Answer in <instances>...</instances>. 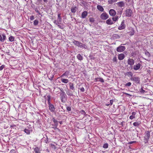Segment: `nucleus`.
<instances>
[{
    "label": "nucleus",
    "mask_w": 153,
    "mask_h": 153,
    "mask_svg": "<svg viewBox=\"0 0 153 153\" xmlns=\"http://www.w3.org/2000/svg\"><path fill=\"white\" fill-rule=\"evenodd\" d=\"M48 103L49 105V108L50 110L52 112H53L55 110V108L53 105L50 103V100L51 99V97L50 95H48Z\"/></svg>",
    "instance_id": "1"
},
{
    "label": "nucleus",
    "mask_w": 153,
    "mask_h": 153,
    "mask_svg": "<svg viewBox=\"0 0 153 153\" xmlns=\"http://www.w3.org/2000/svg\"><path fill=\"white\" fill-rule=\"evenodd\" d=\"M62 93L60 94L61 100L62 102H65L67 100V97L65 92L63 91H61Z\"/></svg>",
    "instance_id": "2"
},
{
    "label": "nucleus",
    "mask_w": 153,
    "mask_h": 153,
    "mask_svg": "<svg viewBox=\"0 0 153 153\" xmlns=\"http://www.w3.org/2000/svg\"><path fill=\"white\" fill-rule=\"evenodd\" d=\"M73 42L75 45L78 46V47L84 48L85 49L87 48V47L85 45L80 42L78 41L74 40Z\"/></svg>",
    "instance_id": "3"
},
{
    "label": "nucleus",
    "mask_w": 153,
    "mask_h": 153,
    "mask_svg": "<svg viewBox=\"0 0 153 153\" xmlns=\"http://www.w3.org/2000/svg\"><path fill=\"white\" fill-rule=\"evenodd\" d=\"M125 13L126 16L128 17L131 16L132 13V11L130 9H127L125 11Z\"/></svg>",
    "instance_id": "4"
},
{
    "label": "nucleus",
    "mask_w": 153,
    "mask_h": 153,
    "mask_svg": "<svg viewBox=\"0 0 153 153\" xmlns=\"http://www.w3.org/2000/svg\"><path fill=\"white\" fill-rule=\"evenodd\" d=\"M100 18L103 20H106L108 18V16L106 13H103L101 15Z\"/></svg>",
    "instance_id": "5"
},
{
    "label": "nucleus",
    "mask_w": 153,
    "mask_h": 153,
    "mask_svg": "<svg viewBox=\"0 0 153 153\" xmlns=\"http://www.w3.org/2000/svg\"><path fill=\"white\" fill-rule=\"evenodd\" d=\"M131 80L132 81H134L138 83H139L140 81V78L138 77L137 76L131 77Z\"/></svg>",
    "instance_id": "6"
},
{
    "label": "nucleus",
    "mask_w": 153,
    "mask_h": 153,
    "mask_svg": "<svg viewBox=\"0 0 153 153\" xmlns=\"http://www.w3.org/2000/svg\"><path fill=\"white\" fill-rule=\"evenodd\" d=\"M125 49V46H121L117 48V51L118 52H122L124 51Z\"/></svg>",
    "instance_id": "7"
},
{
    "label": "nucleus",
    "mask_w": 153,
    "mask_h": 153,
    "mask_svg": "<svg viewBox=\"0 0 153 153\" xmlns=\"http://www.w3.org/2000/svg\"><path fill=\"white\" fill-rule=\"evenodd\" d=\"M127 62L128 65L132 66L134 64V62L133 59H128Z\"/></svg>",
    "instance_id": "8"
},
{
    "label": "nucleus",
    "mask_w": 153,
    "mask_h": 153,
    "mask_svg": "<svg viewBox=\"0 0 153 153\" xmlns=\"http://www.w3.org/2000/svg\"><path fill=\"white\" fill-rule=\"evenodd\" d=\"M141 65L140 63H138L133 66V69L135 70H137L139 69L141 67Z\"/></svg>",
    "instance_id": "9"
},
{
    "label": "nucleus",
    "mask_w": 153,
    "mask_h": 153,
    "mask_svg": "<svg viewBox=\"0 0 153 153\" xmlns=\"http://www.w3.org/2000/svg\"><path fill=\"white\" fill-rule=\"evenodd\" d=\"M109 14L113 16H114L116 14L115 10L113 9H111L109 11Z\"/></svg>",
    "instance_id": "10"
},
{
    "label": "nucleus",
    "mask_w": 153,
    "mask_h": 153,
    "mask_svg": "<svg viewBox=\"0 0 153 153\" xmlns=\"http://www.w3.org/2000/svg\"><path fill=\"white\" fill-rule=\"evenodd\" d=\"M117 5L121 7H124L125 6V3L123 1H120L116 3Z\"/></svg>",
    "instance_id": "11"
},
{
    "label": "nucleus",
    "mask_w": 153,
    "mask_h": 153,
    "mask_svg": "<svg viewBox=\"0 0 153 153\" xmlns=\"http://www.w3.org/2000/svg\"><path fill=\"white\" fill-rule=\"evenodd\" d=\"M125 26L124 24V21H123L122 22L120 26L118 27V29L120 30H122L124 29L125 28Z\"/></svg>",
    "instance_id": "12"
},
{
    "label": "nucleus",
    "mask_w": 153,
    "mask_h": 153,
    "mask_svg": "<svg viewBox=\"0 0 153 153\" xmlns=\"http://www.w3.org/2000/svg\"><path fill=\"white\" fill-rule=\"evenodd\" d=\"M88 12L86 11H84L82 13L81 17L82 18H85L87 16Z\"/></svg>",
    "instance_id": "13"
},
{
    "label": "nucleus",
    "mask_w": 153,
    "mask_h": 153,
    "mask_svg": "<svg viewBox=\"0 0 153 153\" xmlns=\"http://www.w3.org/2000/svg\"><path fill=\"white\" fill-rule=\"evenodd\" d=\"M125 56L124 54L121 53L118 55V58L119 60H123Z\"/></svg>",
    "instance_id": "14"
},
{
    "label": "nucleus",
    "mask_w": 153,
    "mask_h": 153,
    "mask_svg": "<svg viewBox=\"0 0 153 153\" xmlns=\"http://www.w3.org/2000/svg\"><path fill=\"white\" fill-rule=\"evenodd\" d=\"M95 81L96 82L99 81L101 82H104V80L102 78H95Z\"/></svg>",
    "instance_id": "15"
},
{
    "label": "nucleus",
    "mask_w": 153,
    "mask_h": 153,
    "mask_svg": "<svg viewBox=\"0 0 153 153\" xmlns=\"http://www.w3.org/2000/svg\"><path fill=\"white\" fill-rule=\"evenodd\" d=\"M97 8L100 11L103 12L104 11V9L101 5H97Z\"/></svg>",
    "instance_id": "16"
},
{
    "label": "nucleus",
    "mask_w": 153,
    "mask_h": 153,
    "mask_svg": "<svg viewBox=\"0 0 153 153\" xmlns=\"http://www.w3.org/2000/svg\"><path fill=\"white\" fill-rule=\"evenodd\" d=\"M112 37L114 39H116L120 38V36L117 34H114L113 35Z\"/></svg>",
    "instance_id": "17"
},
{
    "label": "nucleus",
    "mask_w": 153,
    "mask_h": 153,
    "mask_svg": "<svg viewBox=\"0 0 153 153\" xmlns=\"http://www.w3.org/2000/svg\"><path fill=\"white\" fill-rule=\"evenodd\" d=\"M136 112H133L132 113V115L130 116L129 118L130 119L132 120L135 118V115L136 114Z\"/></svg>",
    "instance_id": "18"
},
{
    "label": "nucleus",
    "mask_w": 153,
    "mask_h": 153,
    "mask_svg": "<svg viewBox=\"0 0 153 153\" xmlns=\"http://www.w3.org/2000/svg\"><path fill=\"white\" fill-rule=\"evenodd\" d=\"M150 136V132L148 131L146 132L145 137L147 139H149Z\"/></svg>",
    "instance_id": "19"
},
{
    "label": "nucleus",
    "mask_w": 153,
    "mask_h": 153,
    "mask_svg": "<svg viewBox=\"0 0 153 153\" xmlns=\"http://www.w3.org/2000/svg\"><path fill=\"white\" fill-rule=\"evenodd\" d=\"M106 23L108 25H111L113 24L111 19H109L106 21Z\"/></svg>",
    "instance_id": "20"
},
{
    "label": "nucleus",
    "mask_w": 153,
    "mask_h": 153,
    "mask_svg": "<svg viewBox=\"0 0 153 153\" xmlns=\"http://www.w3.org/2000/svg\"><path fill=\"white\" fill-rule=\"evenodd\" d=\"M34 151L35 152V153H40V149L37 147H36V148H34Z\"/></svg>",
    "instance_id": "21"
},
{
    "label": "nucleus",
    "mask_w": 153,
    "mask_h": 153,
    "mask_svg": "<svg viewBox=\"0 0 153 153\" xmlns=\"http://www.w3.org/2000/svg\"><path fill=\"white\" fill-rule=\"evenodd\" d=\"M77 9L76 7H72L71 9V11L72 13H75L76 10Z\"/></svg>",
    "instance_id": "22"
},
{
    "label": "nucleus",
    "mask_w": 153,
    "mask_h": 153,
    "mask_svg": "<svg viewBox=\"0 0 153 153\" xmlns=\"http://www.w3.org/2000/svg\"><path fill=\"white\" fill-rule=\"evenodd\" d=\"M140 123L141 122L139 121L134 122L133 123V125L134 126H135L138 127L140 124Z\"/></svg>",
    "instance_id": "23"
},
{
    "label": "nucleus",
    "mask_w": 153,
    "mask_h": 153,
    "mask_svg": "<svg viewBox=\"0 0 153 153\" xmlns=\"http://www.w3.org/2000/svg\"><path fill=\"white\" fill-rule=\"evenodd\" d=\"M60 14H58V18L57 19V21H59V22H62V18L60 16Z\"/></svg>",
    "instance_id": "24"
},
{
    "label": "nucleus",
    "mask_w": 153,
    "mask_h": 153,
    "mask_svg": "<svg viewBox=\"0 0 153 153\" xmlns=\"http://www.w3.org/2000/svg\"><path fill=\"white\" fill-rule=\"evenodd\" d=\"M61 81L62 82L65 83H67L68 82V79H62Z\"/></svg>",
    "instance_id": "25"
},
{
    "label": "nucleus",
    "mask_w": 153,
    "mask_h": 153,
    "mask_svg": "<svg viewBox=\"0 0 153 153\" xmlns=\"http://www.w3.org/2000/svg\"><path fill=\"white\" fill-rule=\"evenodd\" d=\"M77 58L80 60H82V56L80 55V54H78L77 56Z\"/></svg>",
    "instance_id": "26"
},
{
    "label": "nucleus",
    "mask_w": 153,
    "mask_h": 153,
    "mask_svg": "<svg viewBox=\"0 0 153 153\" xmlns=\"http://www.w3.org/2000/svg\"><path fill=\"white\" fill-rule=\"evenodd\" d=\"M69 85L70 89L74 90V84L73 83H69Z\"/></svg>",
    "instance_id": "27"
},
{
    "label": "nucleus",
    "mask_w": 153,
    "mask_h": 153,
    "mask_svg": "<svg viewBox=\"0 0 153 153\" xmlns=\"http://www.w3.org/2000/svg\"><path fill=\"white\" fill-rule=\"evenodd\" d=\"M118 0H109L108 1V3L110 4H112L114 2H116Z\"/></svg>",
    "instance_id": "28"
},
{
    "label": "nucleus",
    "mask_w": 153,
    "mask_h": 153,
    "mask_svg": "<svg viewBox=\"0 0 153 153\" xmlns=\"http://www.w3.org/2000/svg\"><path fill=\"white\" fill-rule=\"evenodd\" d=\"M145 53L146 56L149 57L150 56V54L146 50L145 52Z\"/></svg>",
    "instance_id": "29"
},
{
    "label": "nucleus",
    "mask_w": 153,
    "mask_h": 153,
    "mask_svg": "<svg viewBox=\"0 0 153 153\" xmlns=\"http://www.w3.org/2000/svg\"><path fill=\"white\" fill-rule=\"evenodd\" d=\"M126 74L128 76H130L132 77L133 74L131 72H127L126 73Z\"/></svg>",
    "instance_id": "30"
},
{
    "label": "nucleus",
    "mask_w": 153,
    "mask_h": 153,
    "mask_svg": "<svg viewBox=\"0 0 153 153\" xmlns=\"http://www.w3.org/2000/svg\"><path fill=\"white\" fill-rule=\"evenodd\" d=\"M69 72L68 71H66L65 73H64L62 76H61L62 77L63 76H67L69 74Z\"/></svg>",
    "instance_id": "31"
},
{
    "label": "nucleus",
    "mask_w": 153,
    "mask_h": 153,
    "mask_svg": "<svg viewBox=\"0 0 153 153\" xmlns=\"http://www.w3.org/2000/svg\"><path fill=\"white\" fill-rule=\"evenodd\" d=\"M25 132L27 134H29L30 133V131L28 129L25 128L24 130Z\"/></svg>",
    "instance_id": "32"
},
{
    "label": "nucleus",
    "mask_w": 153,
    "mask_h": 153,
    "mask_svg": "<svg viewBox=\"0 0 153 153\" xmlns=\"http://www.w3.org/2000/svg\"><path fill=\"white\" fill-rule=\"evenodd\" d=\"M9 40L11 42H13L14 40V37L13 36H10L9 38Z\"/></svg>",
    "instance_id": "33"
},
{
    "label": "nucleus",
    "mask_w": 153,
    "mask_h": 153,
    "mask_svg": "<svg viewBox=\"0 0 153 153\" xmlns=\"http://www.w3.org/2000/svg\"><path fill=\"white\" fill-rule=\"evenodd\" d=\"M66 94L70 96H73V94L70 92V91H67Z\"/></svg>",
    "instance_id": "34"
},
{
    "label": "nucleus",
    "mask_w": 153,
    "mask_h": 153,
    "mask_svg": "<svg viewBox=\"0 0 153 153\" xmlns=\"http://www.w3.org/2000/svg\"><path fill=\"white\" fill-rule=\"evenodd\" d=\"M38 21L37 20H35L34 21V25H37L38 24Z\"/></svg>",
    "instance_id": "35"
},
{
    "label": "nucleus",
    "mask_w": 153,
    "mask_h": 153,
    "mask_svg": "<svg viewBox=\"0 0 153 153\" xmlns=\"http://www.w3.org/2000/svg\"><path fill=\"white\" fill-rule=\"evenodd\" d=\"M89 21L93 23L94 22V20L93 18H90L89 19Z\"/></svg>",
    "instance_id": "36"
},
{
    "label": "nucleus",
    "mask_w": 153,
    "mask_h": 153,
    "mask_svg": "<svg viewBox=\"0 0 153 153\" xmlns=\"http://www.w3.org/2000/svg\"><path fill=\"white\" fill-rule=\"evenodd\" d=\"M108 145L107 143H105L104 144L103 147L104 148H108Z\"/></svg>",
    "instance_id": "37"
},
{
    "label": "nucleus",
    "mask_w": 153,
    "mask_h": 153,
    "mask_svg": "<svg viewBox=\"0 0 153 153\" xmlns=\"http://www.w3.org/2000/svg\"><path fill=\"white\" fill-rule=\"evenodd\" d=\"M54 23L58 26L59 24H60L61 22H59L57 20H55L54 22Z\"/></svg>",
    "instance_id": "38"
},
{
    "label": "nucleus",
    "mask_w": 153,
    "mask_h": 153,
    "mask_svg": "<svg viewBox=\"0 0 153 153\" xmlns=\"http://www.w3.org/2000/svg\"><path fill=\"white\" fill-rule=\"evenodd\" d=\"M53 75H52V76H50V75L49 74L48 76V77L49 79L51 80H52L53 79Z\"/></svg>",
    "instance_id": "39"
},
{
    "label": "nucleus",
    "mask_w": 153,
    "mask_h": 153,
    "mask_svg": "<svg viewBox=\"0 0 153 153\" xmlns=\"http://www.w3.org/2000/svg\"><path fill=\"white\" fill-rule=\"evenodd\" d=\"M118 19V17H113L112 18V19L115 22Z\"/></svg>",
    "instance_id": "40"
},
{
    "label": "nucleus",
    "mask_w": 153,
    "mask_h": 153,
    "mask_svg": "<svg viewBox=\"0 0 153 153\" xmlns=\"http://www.w3.org/2000/svg\"><path fill=\"white\" fill-rule=\"evenodd\" d=\"M2 39H3V42L4 41V40L6 39V36L5 35V34H4L2 35Z\"/></svg>",
    "instance_id": "41"
},
{
    "label": "nucleus",
    "mask_w": 153,
    "mask_h": 153,
    "mask_svg": "<svg viewBox=\"0 0 153 153\" xmlns=\"http://www.w3.org/2000/svg\"><path fill=\"white\" fill-rule=\"evenodd\" d=\"M67 109L68 111H71V108L70 107L67 106Z\"/></svg>",
    "instance_id": "42"
},
{
    "label": "nucleus",
    "mask_w": 153,
    "mask_h": 153,
    "mask_svg": "<svg viewBox=\"0 0 153 153\" xmlns=\"http://www.w3.org/2000/svg\"><path fill=\"white\" fill-rule=\"evenodd\" d=\"M131 85V83L130 82H128L126 84V86H129Z\"/></svg>",
    "instance_id": "43"
},
{
    "label": "nucleus",
    "mask_w": 153,
    "mask_h": 153,
    "mask_svg": "<svg viewBox=\"0 0 153 153\" xmlns=\"http://www.w3.org/2000/svg\"><path fill=\"white\" fill-rule=\"evenodd\" d=\"M112 60L113 61V62H117V59L116 57H114V58Z\"/></svg>",
    "instance_id": "44"
},
{
    "label": "nucleus",
    "mask_w": 153,
    "mask_h": 153,
    "mask_svg": "<svg viewBox=\"0 0 153 153\" xmlns=\"http://www.w3.org/2000/svg\"><path fill=\"white\" fill-rule=\"evenodd\" d=\"M80 112L82 114H85V111H84L83 110H81L80 111Z\"/></svg>",
    "instance_id": "45"
},
{
    "label": "nucleus",
    "mask_w": 153,
    "mask_h": 153,
    "mask_svg": "<svg viewBox=\"0 0 153 153\" xmlns=\"http://www.w3.org/2000/svg\"><path fill=\"white\" fill-rule=\"evenodd\" d=\"M54 126H55V128H57V126L58 125V122H57L56 123H54Z\"/></svg>",
    "instance_id": "46"
},
{
    "label": "nucleus",
    "mask_w": 153,
    "mask_h": 153,
    "mask_svg": "<svg viewBox=\"0 0 153 153\" xmlns=\"http://www.w3.org/2000/svg\"><path fill=\"white\" fill-rule=\"evenodd\" d=\"M4 65H2L0 67V71L2 70L3 68H4Z\"/></svg>",
    "instance_id": "47"
},
{
    "label": "nucleus",
    "mask_w": 153,
    "mask_h": 153,
    "mask_svg": "<svg viewBox=\"0 0 153 153\" xmlns=\"http://www.w3.org/2000/svg\"><path fill=\"white\" fill-rule=\"evenodd\" d=\"M30 20H33L34 19V17L33 16H30Z\"/></svg>",
    "instance_id": "48"
},
{
    "label": "nucleus",
    "mask_w": 153,
    "mask_h": 153,
    "mask_svg": "<svg viewBox=\"0 0 153 153\" xmlns=\"http://www.w3.org/2000/svg\"><path fill=\"white\" fill-rule=\"evenodd\" d=\"M140 91L141 93H144V92H145V90H144L142 88H141V89H140Z\"/></svg>",
    "instance_id": "49"
},
{
    "label": "nucleus",
    "mask_w": 153,
    "mask_h": 153,
    "mask_svg": "<svg viewBox=\"0 0 153 153\" xmlns=\"http://www.w3.org/2000/svg\"><path fill=\"white\" fill-rule=\"evenodd\" d=\"M52 120L53 121V122H54V123H56V122H57V120H56L54 118H53L52 119Z\"/></svg>",
    "instance_id": "50"
},
{
    "label": "nucleus",
    "mask_w": 153,
    "mask_h": 153,
    "mask_svg": "<svg viewBox=\"0 0 153 153\" xmlns=\"http://www.w3.org/2000/svg\"><path fill=\"white\" fill-rule=\"evenodd\" d=\"M0 41L1 42H3V39H2V37L1 35H0Z\"/></svg>",
    "instance_id": "51"
},
{
    "label": "nucleus",
    "mask_w": 153,
    "mask_h": 153,
    "mask_svg": "<svg viewBox=\"0 0 153 153\" xmlns=\"http://www.w3.org/2000/svg\"><path fill=\"white\" fill-rule=\"evenodd\" d=\"M136 142L135 141H131L128 143V144H131Z\"/></svg>",
    "instance_id": "52"
},
{
    "label": "nucleus",
    "mask_w": 153,
    "mask_h": 153,
    "mask_svg": "<svg viewBox=\"0 0 153 153\" xmlns=\"http://www.w3.org/2000/svg\"><path fill=\"white\" fill-rule=\"evenodd\" d=\"M35 11L36 12L38 13L39 15H41V14L40 13L39 11L38 10L36 9L35 10Z\"/></svg>",
    "instance_id": "53"
},
{
    "label": "nucleus",
    "mask_w": 153,
    "mask_h": 153,
    "mask_svg": "<svg viewBox=\"0 0 153 153\" xmlns=\"http://www.w3.org/2000/svg\"><path fill=\"white\" fill-rule=\"evenodd\" d=\"M51 146L52 147V148L54 149H56V147L53 144H51Z\"/></svg>",
    "instance_id": "54"
},
{
    "label": "nucleus",
    "mask_w": 153,
    "mask_h": 153,
    "mask_svg": "<svg viewBox=\"0 0 153 153\" xmlns=\"http://www.w3.org/2000/svg\"><path fill=\"white\" fill-rule=\"evenodd\" d=\"M80 91L82 92H83L85 91V89L84 88L82 87L80 89Z\"/></svg>",
    "instance_id": "55"
},
{
    "label": "nucleus",
    "mask_w": 153,
    "mask_h": 153,
    "mask_svg": "<svg viewBox=\"0 0 153 153\" xmlns=\"http://www.w3.org/2000/svg\"><path fill=\"white\" fill-rule=\"evenodd\" d=\"M134 31H132L129 34L130 35L132 36L134 34Z\"/></svg>",
    "instance_id": "56"
},
{
    "label": "nucleus",
    "mask_w": 153,
    "mask_h": 153,
    "mask_svg": "<svg viewBox=\"0 0 153 153\" xmlns=\"http://www.w3.org/2000/svg\"><path fill=\"white\" fill-rule=\"evenodd\" d=\"M113 100H111L110 101V105H112L113 104Z\"/></svg>",
    "instance_id": "57"
},
{
    "label": "nucleus",
    "mask_w": 153,
    "mask_h": 153,
    "mask_svg": "<svg viewBox=\"0 0 153 153\" xmlns=\"http://www.w3.org/2000/svg\"><path fill=\"white\" fill-rule=\"evenodd\" d=\"M124 94H125L126 95H128V96H131V95H130V94H128V93H124Z\"/></svg>",
    "instance_id": "58"
},
{
    "label": "nucleus",
    "mask_w": 153,
    "mask_h": 153,
    "mask_svg": "<svg viewBox=\"0 0 153 153\" xmlns=\"http://www.w3.org/2000/svg\"><path fill=\"white\" fill-rule=\"evenodd\" d=\"M58 27L62 29L63 28L61 26L59 25H58Z\"/></svg>",
    "instance_id": "59"
},
{
    "label": "nucleus",
    "mask_w": 153,
    "mask_h": 153,
    "mask_svg": "<svg viewBox=\"0 0 153 153\" xmlns=\"http://www.w3.org/2000/svg\"><path fill=\"white\" fill-rule=\"evenodd\" d=\"M43 1L45 3H47L48 1V0H43Z\"/></svg>",
    "instance_id": "60"
},
{
    "label": "nucleus",
    "mask_w": 153,
    "mask_h": 153,
    "mask_svg": "<svg viewBox=\"0 0 153 153\" xmlns=\"http://www.w3.org/2000/svg\"><path fill=\"white\" fill-rule=\"evenodd\" d=\"M110 105L109 103V104H106V105L107 106H109V105Z\"/></svg>",
    "instance_id": "61"
},
{
    "label": "nucleus",
    "mask_w": 153,
    "mask_h": 153,
    "mask_svg": "<svg viewBox=\"0 0 153 153\" xmlns=\"http://www.w3.org/2000/svg\"><path fill=\"white\" fill-rule=\"evenodd\" d=\"M37 1L39 2H41L42 1V0H37Z\"/></svg>",
    "instance_id": "62"
},
{
    "label": "nucleus",
    "mask_w": 153,
    "mask_h": 153,
    "mask_svg": "<svg viewBox=\"0 0 153 153\" xmlns=\"http://www.w3.org/2000/svg\"><path fill=\"white\" fill-rule=\"evenodd\" d=\"M13 126H15V125H14V126H11L10 127H13Z\"/></svg>",
    "instance_id": "63"
},
{
    "label": "nucleus",
    "mask_w": 153,
    "mask_h": 153,
    "mask_svg": "<svg viewBox=\"0 0 153 153\" xmlns=\"http://www.w3.org/2000/svg\"><path fill=\"white\" fill-rule=\"evenodd\" d=\"M53 128H54V129H56V128H55V126H54V127H53Z\"/></svg>",
    "instance_id": "64"
}]
</instances>
